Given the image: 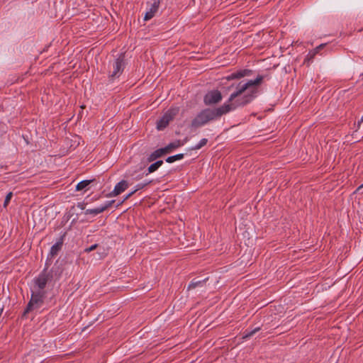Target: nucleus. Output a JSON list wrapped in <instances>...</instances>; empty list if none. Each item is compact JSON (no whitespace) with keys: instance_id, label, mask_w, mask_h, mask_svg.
Listing matches in <instances>:
<instances>
[{"instance_id":"obj_1","label":"nucleus","mask_w":363,"mask_h":363,"mask_svg":"<svg viewBox=\"0 0 363 363\" xmlns=\"http://www.w3.org/2000/svg\"><path fill=\"white\" fill-rule=\"evenodd\" d=\"M253 94L245 95L242 99L233 104H224L214 108H205L200 111L191 121V127L198 128L207 124L208 122L216 121L222 116L235 110L239 106H245L252 101Z\"/></svg>"},{"instance_id":"obj_2","label":"nucleus","mask_w":363,"mask_h":363,"mask_svg":"<svg viewBox=\"0 0 363 363\" xmlns=\"http://www.w3.org/2000/svg\"><path fill=\"white\" fill-rule=\"evenodd\" d=\"M263 79V76L258 75L257 78L254 80H248L245 82L242 81L236 84L234 83L230 84V86L226 87V91H230L231 89L233 88H235V91L230 95L225 104L235 103L236 101L242 99L244 96L250 94H253L252 99H254L257 91L256 86L261 84ZM252 100L253 99H252Z\"/></svg>"},{"instance_id":"obj_3","label":"nucleus","mask_w":363,"mask_h":363,"mask_svg":"<svg viewBox=\"0 0 363 363\" xmlns=\"http://www.w3.org/2000/svg\"><path fill=\"white\" fill-rule=\"evenodd\" d=\"M125 67V54L121 53L116 59L109 63L108 76L109 82H113L116 79H118L122 74Z\"/></svg>"},{"instance_id":"obj_4","label":"nucleus","mask_w":363,"mask_h":363,"mask_svg":"<svg viewBox=\"0 0 363 363\" xmlns=\"http://www.w3.org/2000/svg\"><path fill=\"white\" fill-rule=\"evenodd\" d=\"M45 298V292L35 290L32 292L31 298L28 305L24 310L23 316H26L27 313L32 311L34 309L40 308L44 303V299Z\"/></svg>"},{"instance_id":"obj_5","label":"nucleus","mask_w":363,"mask_h":363,"mask_svg":"<svg viewBox=\"0 0 363 363\" xmlns=\"http://www.w3.org/2000/svg\"><path fill=\"white\" fill-rule=\"evenodd\" d=\"M179 111V108H172L169 109L157 122V129L158 130H164L172 121Z\"/></svg>"},{"instance_id":"obj_6","label":"nucleus","mask_w":363,"mask_h":363,"mask_svg":"<svg viewBox=\"0 0 363 363\" xmlns=\"http://www.w3.org/2000/svg\"><path fill=\"white\" fill-rule=\"evenodd\" d=\"M222 94L218 90H212L207 92L203 97V102L206 106L218 104L222 100Z\"/></svg>"},{"instance_id":"obj_7","label":"nucleus","mask_w":363,"mask_h":363,"mask_svg":"<svg viewBox=\"0 0 363 363\" xmlns=\"http://www.w3.org/2000/svg\"><path fill=\"white\" fill-rule=\"evenodd\" d=\"M46 275L45 272H40L38 277H36L33 279L34 282V288L35 290H38L40 291H44V289L45 288L46 285L49 281L46 279Z\"/></svg>"},{"instance_id":"obj_8","label":"nucleus","mask_w":363,"mask_h":363,"mask_svg":"<svg viewBox=\"0 0 363 363\" xmlns=\"http://www.w3.org/2000/svg\"><path fill=\"white\" fill-rule=\"evenodd\" d=\"M114 200L107 201L104 205H101L94 208L86 209L85 211V214H91L93 216H96L109 208L114 203Z\"/></svg>"},{"instance_id":"obj_9","label":"nucleus","mask_w":363,"mask_h":363,"mask_svg":"<svg viewBox=\"0 0 363 363\" xmlns=\"http://www.w3.org/2000/svg\"><path fill=\"white\" fill-rule=\"evenodd\" d=\"M42 272H45L46 279L49 282H50L52 279H60L62 270L60 267L54 266L50 270L43 269Z\"/></svg>"},{"instance_id":"obj_10","label":"nucleus","mask_w":363,"mask_h":363,"mask_svg":"<svg viewBox=\"0 0 363 363\" xmlns=\"http://www.w3.org/2000/svg\"><path fill=\"white\" fill-rule=\"evenodd\" d=\"M251 72L252 71L250 69H240L226 76L225 77L223 78V79H225L227 81H231L234 79H241L245 76L250 75Z\"/></svg>"},{"instance_id":"obj_11","label":"nucleus","mask_w":363,"mask_h":363,"mask_svg":"<svg viewBox=\"0 0 363 363\" xmlns=\"http://www.w3.org/2000/svg\"><path fill=\"white\" fill-rule=\"evenodd\" d=\"M128 186V182L125 180H121L115 186L113 191L110 193L111 196H116L123 192Z\"/></svg>"},{"instance_id":"obj_12","label":"nucleus","mask_w":363,"mask_h":363,"mask_svg":"<svg viewBox=\"0 0 363 363\" xmlns=\"http://www.w3.org/2000/svg\"><path fill=\"white\" fill-rule=\"evenodd\" d=\"M65 236V233H64V235L60 238L59 240L51 247L50 253L48 255L49 256H50V257L56 256L58 254V252L61 250Z\"/></svg>"},{"instance_id":"obj_13","label":"nucleus","mask_w":363,"mask_h":363,"mask_svg":"<svg viewBox=\"0 0 363 363\" xmlns=\"http://www.w3.org/2000/svg\"><path fill=\"white\" fill-rule=\"evenodd\" d=\"M159 6H160V2L158 1H154V3L151 4L149 10L145 13V16H144V20L148 21V20H150L151 18H152L155 16V13L157 12Z\"/></svg>"},{"instance_id":"obj_14","label":"nucleus","mask_w":363,"mask_h":363,"mask_svg":"<svg viewBox=\"0 0 363 363\" xmlns=\"http://www.w3.org/2000/svg\"><path fill=\"white\" fill-rule=\"evenodd\" d=\"M163 156V154L162 152V150L160 148L155 150L153 152H152L147 158V160L148 162H151L157 160V158L161 157Z\"/></svg>"},{"instance_id":"obj_15","label":"nucleus","mask_w":363,"mask_h":363,"mask_svg":"<svg viewBox=\"0 0 363 363\" xmlns=\"http://www.w3.org/2000/svg\"><path fill=\"white\" fill-rule=\"evenodd\" d=\"M162 164H163V161L162 160H157L155 162L152 163V164H150L148 167L147 172L145 173V175H147V174H149L150 173H152V172H155L156 170L158 169V168L162 166Z\"/></svg>"},{"instance_id":"obj_16","label":"nucleus","mask_w":363,"mask_h":363,"mask_svg":"<svg viewBox=\"0 0 363 363\" xmlns=\"http://www.w3.org/2000/svg\"><path fill=\"white\" fill-rule=\"evenodd\" d=\"M207 279L203 280H196L193 279L188 286V290L193 289L196 288L197 286H203L206 282Z\"/></svg>"},{"instance_id":"obj_17","label":"nucleus","mask_w":363,"mask_h":363,"mask_svg":"<svg viewBox=\"0 0 363 363\" xmlns=\"http://www.w3.org/2000/svg\"><path fill=\"white\" fill-rule=\"evenodd\" d=\"M93 180H83L79 182L76 186V190L77 191H81L83 189H85L91 182Z\"/></svg>"},{"instance_id":"obj_18","label":"nucleus","mask_w":363,"mask_h":363,"mask_svg":"<svg viewBox=\"0 0 363 363\" xmlns=\"http://www.w3.org/2000/svg\"><path fill=\"white\" fill-rule=\"evenodd\" d=\"M184 157V155L182 153H179L175 155L169 156L166 159V162L168 163H172L177 160H182Z\"/></svg>"},{"instance_id":"obj_19","label":"nucleus","mask_w":363,"mask_h":363,"mask_svg":"<svg viewBox=\"0 0 363 363\" xmlns=\"http://www.w3.org/2000/svg\"><path fill=\"white\" fill-rule=\"evenodd\" d=\"M259 330H260L259 327L255 328V329H253L250 331H248L247 330H246L244 333L243 338L244 339L250 338L253 335H255L257 332H258Z\"/></svg>"},{"instance_id":"obj_20","label":"nucleus","mask_w":363,"mask_h":363,"mask_svg":"<svg viewBox=\"0 0 363 363\" xmlns=\"http://www.w3.org/2000/svg\"><path fill=\"white\" fill-rule=\"evenodd\" d=\"M170 149L172 150L174 149H177L184 145V142H182L181 140H176L172 143L169 144Z\"/></svg>"},{"instance_id":"obj_21","label":"nucleus","mask_w":363,"mask_h":363,"mask_svg":"<svg viewBox=\"0 0 363 363\" xmlns=\"http://www.w3.org/2000/svg\"><path fill=\"white\" fill-rule=\"evenodd\" d=\"M208 143V139L203 138L201 139L198 144H196L194 147L191 148V150H199L203 146H205Z\"/></svg>"},{"instance_id":"obj_22","label":"nucleus","mask_w":363,"mask_h":363,"mask_svg":"<svg viewBox=\"0 0 363 363\" xmlns=\"http://www.w3.org/2000/svg\"><path fill=\"white\" fill-rule=\"evenodd\" d=\"M150 183H151V181H149V182H147L145 183H139V184H136V186H135V189L133 190V192L135 193L138 190L143 189V188H145L146 186H147Z\"/></svg>"},{"instance_id":"obj_23","label":"nucleus","mask_w":363,"mask_h":363,"mask_svg":"<svg viewBox=\"0 0 363 363\" xmlns=\"http://www.w3.org/2000/svg\"><path fill=\"white\" fill-rule=\"evenodd\" d=\"M12 196H13V193L12 192H9V193L7 194V195L6 196L4 202V207H6L9 205V203L11 198H12Z\"/></svg>"},{"instance_id":"obj_24","label":"nucleus","mask_w":363,"mask_h":363,"mask_svg":"<svg viewBox=\"0 0 363 363\" xmlns=\"http://www.w3.org/2000/svg\"><path fill=\"white\" fill-rule=\"evenodd\" d=\"M160 150H162V152L163 155L170 153L172 151L170 149L169 144L166 147L160 148Z\"/></svg>"},{"instance_id":"obj_25","label":"nucleus","mask_w":363,"mask_h":363,"mask_svg":"<svg viewBox=\"0 0 363 363\" xmlns=\"http://www.w3.org/2000/svg\"><path fill=\"white\" fill-rule=\"evenodd\" d=\"M51 258L52 257H50V256L48 255V257L45 261V267L43 269H46V271L48 270V268L50 267V266L51 264V261H50Z\"/></svg>"},{"instance_id":"obj_26","label":"nucleus","mask_w":363,"mask_h":363,"mask_svg":"<svg viewBox=\"0 0 363 363\" xmlns=\"http://www.w3.org/2000/svg\"><path fill=\"white\" fill-rule=\"evenodd\" d=\"M98 247V245L97 244H94V245H92L91 246H90L89 247H87L84 250V252H86V253H89L94 250H96Z\"/></svg>"},{"instance_id":"obj_27","label":"nucleus","mask_w":363,"mask_h":363,"mask_svg":"<svg viewBox=\"0 0 363 363\" xmlns=\"http://www.w3.org/2000/svg\"><path fill=\"white\" fill-rule=\"evenodd\" d=\"M86 203L84 202H79L77 203V207L80 208L81 210L85 209Z\"/></svg>"},{"instance_id":"obj_28","label":"nucleus","mask_w":363,"mask_h":363,"mask_svg":"<svg viewBox=\"0 0 363 363\" xmlns=\"http://www.w3.org/2000/svg\"><path fill=\"white\" fill-rule=\"evenodd\" d=\"M135 194V192H133V191H130L129 194H128L124 198L123 201H125L127 200L128 199H129L130 196H132L133 194Z\"/></svg>"},{"instance_id":"obj_29","label":"nucleus","mask_w":363,"mask_h":363,"mask_svg":"<svg viewBox=\"0 0 363 363\" xmlns=\"http://www.w3.org/2000/svg\"><path fill=\"white\" fill-rule=\"evenodd\" d=\"M323 47H324V45H323V44H321V45H320L318 47H317V48H316V50H319V49H322V48H323Z\"/></svg>"},{"instance_id":"obj_30","label":"nucleus","mask_w":363,"mask_h":363,"mask_svg":"<svg viewBox=\"0 0 363 363\" xmlns=\"http://www.w3.org/2000/svg\"><path fill=\"white\" fill-rule=\"evenodd\" d=\"M188 141V138H186L184 140H182V142H184V145Z\"/></svg>"},{"instance_id":"obj_31","label":"nucleus","mask_w":363,"mask_h":363,"mask_svg":"<svg viewBox=\"0 0 363 363\" xmlns=\"http://www.w3.org/2000/svg\"><path fill=\"white\" fill-rule=\"evenodd\" d=\"M362 187H363V184H362V185H360V186L357 188V191L359 190V189H362Z\"/></svg>"},{"instance_id":"obj_32","label":"nucleus","mask_w":363,"mask_h":363,"mask_svg":"<svg viewBox=\"0 0 363 363\" xmlns=\"http://www.w3.org/2000/svg\"><path fill=\"white\" fill-rule=\"evenodd\" d=\"M362 122H363V116H362V118H361V120H360L359 123H362Z\"/></svg>"}]
</instances>
